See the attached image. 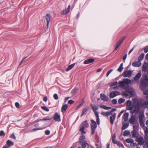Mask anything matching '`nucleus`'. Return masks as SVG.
Returning <instances> with one entry per match:
<instances>
[{"label": "nucleus", "instance_id": "nucleus-22", "mask_svg": "<svg viewBox=\"0 0 148 148\" xmlns=\"http://www.w3.org/2000/svg\"><path fill=\"white\" fill-rule=\"evenodd\" d=\"M81 126H82V127H84L85 128V127H88L89 126V124L87 121L86 120L82 123L81 124Z\"/></svg>", "mask_w": 148, "mask_h": 148}, {"label": "nucleus", "instance_id": "nucleus-49", "mask_svg": "<svg viewBox=\"0 0 148 148\" xmlns=\"http://www.w3.org/2000/svg\"><path fill=\"white\" fill-rule=\"evenodd\" d=\"M112 103L113 104H116L117 103V100L116 99H112L111 101Z\"/></svg>", "mask_w": 148, "mask_h": 148}, {"label": "nucleus", "instance_id": "nucleus-35", "mask_svg": "<svg viewBox=\"0 0 148 148\" xmlns=\"http://www.w3.org/2000/svg\"><path fill=\"white\" fill-rule=\"evenodd\" d=\"M142 105L145 108L148 107V101H145L143 102L142 104Z\"/></svg>", "mask_w": 148, "mask_h": 148}, {"label": "nucleus", "instance_id": "nucleus-19", "mask_svg": "<svg viewBox=\"0 0 148 148\" xmlns=\"http://www.w3.org/2000/svg\"><path fill=\"white\" fill-rule=\"evenodd\" d=\"M147 68H148V63L144 62L142 70L145 72L147 71Z\"/></svg>", "mask_w": 148, "mask_h": 148}, {"label": "nucleus", "instance_id": "nucleus-2", "mask_svg": "<svg viewBox=\"0 0 148 148\" xmlns=\"http://www.w3.org/2000/svg\"><path fill=\"white\" fill-rule=\"evenodd\" d=\"M139 124L138 123H136V125H134L133 126V130L131 132V133L132 137L133 138H137L138 136H137V132L139 130Z\"/></svg>", "mask_w": 148, "mask_h": 148}, {"label": "nucleus", "instance_id": "nucleus-44", "mask_svg": "<svg viewBox=\"0 0 148 148\" xmlns=\"http://www.w3.org/2000/svg\"><path fill=\"white\" fill-rule=\"evenodd\" d=\"M118 83L117 81H116L114 82H113L110 85V87H112L114 86H117V85Z\"/></svg>", "mask_w": 148, "mask_h": 148}, {"label": "nucleus", "instance_id": "nucleus-34", "mask_svg": "<svg viewBox=\"0 0 148 148\" xmlns=\"http://www.w3.org/2000/svg\"><path fill=\"white\" fill-rule=\"evenodd\" d=\"M84 127H82L79 130V131L81 132V134L82 135L86 133V132L84 131Z\"/></svg>", "mask_w": 148, "mask_h": 148}, {"label": "nucleus", "instance_id": "nucleus-6", "mask_svg": "<svg viewBox=\"0 0 148 148\" xmlns=\"http://www.w3.org/2000/svg\"><path fill=\"white\" fill-rule=\"evenodd\" d=\"M133 91L132 90L130 89H128L123 92L122 95L124 97H127L129 95L131 96H133Z\"/></svg>", "mask_w": 148, "mask_h": 148}, {"label": "nucleus", "instance_id": "nucleus-50", "mask_svg": "<svg viewBox=\"0 0 148 148\" xmlns=\"http://www.w3.org/2000/svg\"><path fill=\"white\" fill-rule=\"evenodd\" d=\"M27 58V57H24L23 58V59H22V60H21V61L20 63H19V66H18V67H20V66L21 65L23 61H24V60L26 58Z\"/></svg>", "mask_w": 148, "mask_h": 148}, {"label": "nucleus", "instance_id": "nucleus-15", "mask_svg": "<svg viewBox=\"0 0 148 148\" xmlns=\"http://www.w3.org/2000/svg\"><path fill=\"white\" fill-rule=\"evenodd\" d=\"M100 97L101 100L104 101H107L109 100L108 97L106 96L104 94L101 93L100 94Z\"/></svg>", "mask_w": 148, "mask_h": 148}, {"label": "nucleus", "instance_id": "nucleus-42", "mask_svg": "<svg viewBox=\"0 0 148 148\" xmlns=\"http://www.w3.org/2000/svg\"><path fill=\"white\" fill-rule=\"evenodd\" d=\"M41 108L44 110L47 111L49 112V109L48 108H47L45 106H42L41 107Z\"/></svg>", "mask_w": 148, "mask_h": 148}, {"label": "nucleus", "instance_id": "nucleus-21", "mask_svg": "<svg viewBox=\"0 0 148 148\" xmlns=\"http://www.w3.org/2000/svg\"><path fill=\"white\" fill-rule=\"evenodd\" d=\"M132 65L134 67H139L141 65V63L139 62L135 61L132 63Z\"/></svg>", "mask_w": 148, "mask_h": 148}, {"label": "nucleus", "instance_id": "nucleus-7", "mask_svg": "<svg viewBox=\"0 0 148 148\" xmlns=\"http://www.w3.org/2000/svg\"><path fill=\"white\" fill-rule=\"evenodd\" d=\"M116 138V135L115 134H114L112 135V141L113 143L114 144H116L117 146L121 147V148H123L124 146L120 142L118 141H116L115 139Z\"/></svg>", "mask_w": 148, "mask_h": 148}, {"label": "nucleus", "instance_id": "nucleus-17", "mask_svg": "<svg viewBox=\"0 0 148 148\" xmlns=\"http://www.w3.org/2000/svg\"><path fill=\"white\" fill-rule=\"evenodd\" d=\"M116 115V113H114L110 117V122L112 125H113L114 123V121L115 119Z\"/></svg>", "mask_w": 148, "mask_h": 148}, {"label": "nucleus", "instance_id": "nucleus-14", "mask_svg": "<svg viewBox=\"0 0 148 148\" xmlns=\"http://www.w3.org/2000/svg\"><path fill=\"white\" fill-rule=\"evenodd\" d=\"M147 84H148V82L142 80L141 82L140 88L142 89L145 88Z\"/></svg>", "mask_w": 148, "mask_h": 148}, {"label": "nucleus", "instance_id": "nucleus-9", "mask_svg": "<svg viewBox=\"0 0 148 148\" xmlns=\"http://www.w3.org/2000/svg\"><path fill=\"white\" fill-rule=\"evenodd\" d=\"M54 120L56 121L60 122L61 121L60 115L57 112H56L53 116Z\"/></svg>", "mask_w": 148, "mask_h": 148}, {"label": "nucleus", "instance_id": "nucleus-54", "mask_svg": "<svg viewBox=\"0 0 148 148\" xmlns=\"http://www.w3.org/2000/svg\"><path fill=\"white\" fill-rule=\"evenodd\" d=\"M42 129V128H41V127H38V128L33 129V130H32V131H36L37 130H41Z\"/></svg>", "mask_w": 148, "mask_h": 148}, {"label": "nucleus", "instance_id": "nucleus-31", "mask_svg": "<svg viewBox=\"0 0 148 148\" xmlns=\"http://www.w3.org/2000/svg\"><path fill=\"white\" fill-rule=\"evenodd\" d=\"M125 141L127 143L130 144L133 143L134 142V140L132 138H127L125 140Z\"/></svg>", "mask_w": 148, "mask_h": 148}, {"label": "nucleus", "instance_id": "nucleus-20", "mask_svg": "<svg viewBox=\"0 0 148 148\" xmlns=\"http://www.w3.org/2000/svg\"><path fill=\"white\" fill-rule=\"evenodd\" d=\"M141 73L140 71L139 72L136 74L134 77V80L135 81H137L141 76Z\"/></svg>", "mask_w": 148, "mask_h": 148}, {"label": "nucleus", "instance_id": "nucleus-56", "mask_svg": "<svg viewBox=\"0 0 148 148\" xmlns=\"http://www.w3.org/2000/svg\"><path fill=\"white\" fill-rule=\"evenodd\" d=\"M127 105L128 106H131L132 105V102L130 100H128L127 102Z\"/></svg>", "mask_w": 148, "mask_h": 148}, {"label": "nucleus", "instance_id": "nucleus-30", "mask_svg": "<svg viewBox=\"0 0 148 148\" xmlns=\"http://www.w3.org/2000/svg\"><path fill=\"white\" fill-rule=\"evenodd\" d=\"M129 113L128 112L125 113L124 115L123 119L125 121H127L128 118Z\"/></svg>", "mask_w": 148, "mask_h": 148}, {"label": "nucleus", "instance_id": "nucleus-46", "mask_svg": "<svg viewBox=\"0 0 148 148\" xmlns=\"http://www.w3.org/2000/svg\"><path fill=\"white\" fill-rule=\"evenodd\" d=\"M10 137L11 138H13L15 140H16V137L15 136L14 133H12L11 135H10Z\"/></svg>", "mask_w": 148, "mask_h": 148}, {"label": "nucleus", "instance_id": "nucleus-37", "mask_svg": "<svg viewBox=\"0 0 148 148\" xmlns=\"http://www.w3.org/2000/svg\"><path fill=\"white\" fill-rule=\"evenodd\" d=\"M82 102L80 104L78 105L76 108L75 109V110H77L80 108L81 106H82L84 103V101L83 99H82Z\"/></svg>", "mask_w": 148, "mask_h": 148}, {"label": "nucleus", "instance_id": "nucleus-57", "mask_svg": "<svg viewBox=\"0 0 148 148\" xmlns=\"http://www.w3.org/2000/svg\"><path fill=\"white\" fill-rule=\"evenodd\" d=\"M144 95H148V90H146L143 92Z\"/></svg>", "mask_w": 148, "mask_h": 148}, {"label": "nucleus", "instance_id": "nucleus-4", "mask_svg": "<svg viewBox=\"0 0 148 148\" xmlns=\"http://www.w3.org/2000/svg\"><path fill=\"white\" fill-rule=\"evenodd\" d=\"M144 112V111L140 112V115L139 116L140 124V126L142 127H144L145 126L144 121L143 120V118L145 117Z\"/></svg>", "mask_w": 148, "mask_h": 148}, {"label": "nucleus", "instance_id": "nucleus-29", "mask_svg": "<svg viewBox=\"0 0 148 148\" xmlns=\"http://www.w3.org/2000/svg\"><path fill=\"white\" fill-rule=\"evenodd\" d=\"M99 107L101 108L106 110H109L111 109V107H108L103 105H99Z\"/></svg>", "mask_w": 148, "mask_h": 148}, {"label": "nucleus", "instance_id": "nucleus-32", "mask_svg": "<svg viewBox=\"0 0 148 148\" xmlns=\"http://www.w3.org/2000/svg\"><path fill=\"white\" fill-rule=\"evenodd\" d=\"M78 88L77 87H75L71 91V93L73 95H75L77 93V91Z\"/></svg>", "mask_w": 148, "mask_h": 148}, {"label": "nucleus", "instance_id": "nucleus-33", "mask_svg": "<svg viewBox=\"0 0 148 148\" xmlns=\"http://www.w3.org/2000/svg\"><path fill=\"white\" fill-rule=\"evenodd\" d=\"M129 126V123H125L124 124L122 127V129L123 130L126 129Z\"/></svg>", "mask_w": 148, "mask_h": 148}, {"label": "nucleus", "instance_id": "nucleus-48", "mask_svg": "<svg viewBox=\"0 0 148 148\" xmlns=\"http://www.w3.org/2000/svg\"><path fill=\"white\" fill-rule=\"evenodd\" d=\"M53 97L55 100H58L59 97L57 94H55L53 95Z\"/></svg>", "mask_w": 148, "mask_h": 148}, {"label": "nucleus", "instance_id": "nucleus-59", "mask_svg": "<svg viewBox=\"0 0 148 148\" xmlns=\"http://www.w3.org/2000/svg\"><path fill=\"white\" fill-rule=\"evenodd\" d=\"M124 110H122L120 113L119 114L118 116V118L120 117L121 116V114L124 112Z\"/></svg>", "mask_w": 148, "mask_h": 148}, {"label": "nucleus", "instance_id": "nucleus-63", "mask_svg": "<svg viewBox=\"0 0 148 148\" xmlns=\"http://www.w3.org/2000/svg\"><path fill=\"white\" fill-rule=\"evenodd\" d=\"M96 121L98 125H99L100 124V119L99 117L97 118L96 119Z\"/></svg>", "mask_w": 148, "mask_h": 148}, {"label": "nucleus", "instance_id": "nucleus-8", "mask_svg": "<svg viewBox=\"0 0 148 148\" xmlns=\"http://www.w3.org/2000/svg\"><path fill=\"white\" fill-rule=\"evenodd\" d=\"M85 136L83 135H82L80 136L79 139V142L80 145L84 143H87V141L85 140Z\"/></svg>", "mask_w": 148, "mask_h": 148}, {"label": "nucleus", "instance_id": "nucleus-45", "mask_svg": "<svg viewBox=\"0 0 148 148\" xmlns=\"http://www.w3.org/2000/svg\"><path fill=\"white\" fill-rule=\"evenodd\" d=\"M133 105L132 106H129V107L128 108V110H131V113L132 114V111L133 110Z\"/></svg>", "mask_w": 148, "mask_h": 148}, {"label": "nucleus", "instance_id": "nucleus-64", "mask_svg": "<svg viewBox=\"0 0 148 148\" xmlns=\"http://www.w3.org/2000/svg\"><path fill=\"white\" fill-rule=\"evenodd\" d=\"M15 106L16 108H18L20 106V104H19V103L18 102H17L15 103Z\"/></svg>", "mask_w": 148, "mask_h": 148}, {"label": "nucleus", "instance_id": "nucleus-53", "mask_svg": "<svg viewBox=\"0 0 148 148\" xmlns=\"http://www.w3.org/2000/svg\"><path fill=\"white\" fill-rule=\"evenodd\" d=\"M88 143L87 142V143H84L82 144H81V146L82 148H85L86 146V145Z\"/></svg>", "mask_w": 148, "mask_h": 148}, {"label": "nucleus", "instance_id": "nucleus-39", "mask_svg": "<svg viewBox=\"0 0 148 148\" xmlns=\"http://www.w3.org/2000/svg\"><path fill=\"white\" fill-rule=\"evenodd\" d=\"M125 101V100L124 99L121 98L119 99L118 102L119 104H121L122 103H124Z\"/></svg>", "mask_w": 148, "mask_h": 148}, {"label": "nucleus", "instance_id": "nucleus-43", "mask_svg": "<svg viewBox=\"0 0 148 148\" xmlns=\"http://www.w3.org/2000/svg\"><path fill=\"white\" fill-rule=\"evenodd\" d=\"M143 80L148 82V76L146 74L144 75Z\"/></svg>", "mask_w": 148, "mask_h": 148}, {"label": "nucleus", "instance_id": "nucleus-36", "mask_svg": "<svg viewBox=\"0 0 148 148\" xmlns=\"http://www.w3.org/2000/svg\"><path fill=\"white\" fill-rule=\"evenodd\" d=\"M123 63H121L120 64V65L119 66V67L118 69V71L119 72H121L122 71L123 69Z\"/></svg>", "mask_w": 148, "mask_h": 148}, {"label": "nucleus", "instance_id": "nucleus-16", "mask_svg": "<svg viewBox=\"0 0 148 148\" xmlns=\"http://www.w3.org/2000/svg\"><path fill=\"white\" fill-rule=\"evenodd\" d=\"M95 61L94 58H90L85 60L84 62V64H87L92 63Z\"/></svg>", "mask_w": 148, "mask_h": 148}, {"label": "nucleus", "instance_id": "nucleus-11", "mask_svg": "<svg viewBox=\"0 0 148 148\" xmlns=\"http://www.w3.org/2000/svg\"><path fill=\"white\" fill-rule=\"evenodd\" d=\"M132 74V71L130 70L126 71L123 72V77H130Z\"/></svg>", "mask_w": 148, "mask_h": 148}, {"label": "nucleus", "instance_id": "nucleus-51", "mask_svg": "<svg viewBox=\"0 0 148 148\" xmlns=\"http://www.w3.org/2000/svg\"><path fill=\"white\" fill-rule=\"evenodd\" d=\"M5 135V134L3 131L1 130L0 132V136L1 137L2 136Z\"/></svg>", "mask_w": 148, "mask_h": 148}, {"label": "nucleus", "instance_id": "nucleus-27", "mask_svg": "<svg viewBox=\"0 0 148 148\" xmlns=\"http://www.w3.org/2000/svg\"><path fill=\"white\" fill-rule=\"evenodd\" d=\"M14 143L10 140H8L7 141L5 145L10 147L13 145Z\"/></svg>", "mask_w": 148, "mask_h": 148}, {"label": "nucleus", "instance_id": "nucleus-58", "mask_svg": "<svg viewBox=\"0 0 148 148\" xmlns=\"http://www.w3.org/2000/svg\"><path fill=\"white\" fill-rule=\"evenodd\" d=\"M50 133V131L49 130H47L45 131V134L46 135H48Z\"/></svg>", "mask_w": 148, "mask_h": 148}, {"label": "nucleus", "instance_id": "nucleus-60", "mask_svg": "<svg viewBox=\"0 0 148 148\" xmlns=\"http://www.w3.org/2000/svg\"><path fill=\"white\" fill-rule=\"evenodd\" d=\"M113 71V69H111L106 74V77H108L109 75L110 74V73Z\"/></svg>", "mask_w": 148, "mask_h": 148}, {"label": "nucleus", "instance_id": "nucleus-61", "mask_svg": "<svg viewBox=\"0 0 148 148\" xmlns=\"http://www.w3.org/2000/svg\"><path fill=\"white\" fill-rule=\"evenodd\" d=\"M42 121V119H37L34 121L33 123H36L38 122H39L40 121Z\"/></svg>", "mask_w": 148, "mask_h": 148}, {"label": "nucleus", "instance_id": "nucleus-47", "mask_svg": "<svg viewBox=\"0 0 148 148\" xmlns=\"http://www.w3.org/2000/svg\"><path fill=\"white\" fill-rule=\"evenodd\" d=\"M68 12L66 11V10H64L61 11V13L62 15H65L67 14Z\"/></svg>", "mask_w": 148, "mask_h": 148}, {"label": "nucleus", "instance_id": "nucleus-23", "mask_svg": "<svg viewBox=\"0 0 148 148\" xmlns=\"http://www.w3.org/2000/svg\"><path fill=\"white\" fill-rule=\"evenodd\" d=\"M125 36L121 38L117 42V45L119 47L122 43L124 40Z\"/></svg>", "mask_w": 148, "mask_h": 148}, {"label": "nucleus", "instance_id": "nucleus-18", "mask_svg": "<svg viewBox=\"0 0 148 148\" xmlns=\"http://www.w3.org/2000/svg\"><path fill=\"white\" fill-rule=\"evenodd\" d=\"M90 106L93 111H96L99 109V106L98 104H94L93 105L92 104H91L90 105Z\"/></svg>", "mask_w": 148, "mask_h": 148}, {"label": "nucleus", "instance_id": "nucleus-3", "mask_svg": "<svg viewBox=\"0 0 148 148\" xmlns=\"http://www.w3.org/2000/svg\"><path fill=\"white\" fill-rule=\"evenodd\" d=\"M133 110L132 113V114L134 113L136 114L139 113L140 110V106L139 103L138 102L136 103H134L133 105Z\"/></svg>", "mask_w": 148, "mask_h": 148}, {"label": "nucleus", "instance_id": "nucleus-28", "mask_svg": "<svg viewBox=\"0 0 148 148\" xmlns=\"http://www.w3.org/2000/svg\"><path fill=\"white\" fill-rule=\"evenodd\" d=\"M144 57V54L143 53H141L138 58V61L140 62L143 60Z\"/></svg>", "mask_w": 148, "mask_h": 148}, {"label": "nucleus", "instance_id": "nucleus-26", "mask_svg": "<svg viewBox=\"0 0 148 148\" xmlns=\"http://www.w3.org/2000/svg\"><path fill=\"white\" fill-rule=\"evenodd\" d=\"M68 105L67 104H64L62 105L61 108V111L62 112H65L68 108Z\"/></svg>", "mask_w": 148, "mask_h": 148}, {"label": "nucleus", "instance_id": "nucleus-25", "mask_svg": "<svg viewBox=\"0 0 148 148\" xmlns=\"http://www.w3.org/2000/svg\"><path fill=\"white\" fill-rule=\"evenodd\" d=\"M75 63H74L70 65H69L67 68L65 69L66 71L68 72L72 69L75 66Z\"/></svg>", "mask_w": 148, "mask_h": 148}, {"label": "nucleus", "instance_id": "nucleus-13", "mask_svg": "<svg viewBox=\"0 0 148 148\" xmlns=\"http://www.w3.org/2000/svg\"><path fill=\"white\" fill-rule=\"evenodd\" d=\"M119 92L118 91H113L110 94V97L111 98H113L116 96L119 95Z\"/></svg>", "mask_w": 148, "mask_h": 148}, {"label": "nucleus", "instance_id": "nucleus-40", "mask_svg": "<svg viewBox=\"0 0 148 148\" xmlns=\"http://www.w3.org/2000/svg\"><path fill=\"white\" fill-rule=\"evenodd\" d=\"M89 107L88 106L84 108L83 109L82 112L83 113H84L85 114H86V113L87 112L88 110L89 109Z\"/></svg>", "mask_w": 148, "mask_h": 148}, {"label": "nucleus", "instance_id": "nucleus-41", "mask_svg": "<svg viewBox=\"0 0 148 148\" xmlns=\"http://www.w3.org/2000/svg\"><path fill=\"white\" fill-rule=\"evenodd\" d=\"M52 119V118L50 117L49 116H47L46 117L42 119V121H47L51 120Z\"/></svg>", "mask_w": 148, "mask_h": 148}, {"label": "nucleus", "instance_id": "nucleus-1", "mask_svg": "<svg viewBox=\"0 0 148 148\" xmlns=\"http://www.w3.org/2000/svg\"><path fill=\"white\" fill-rule=\"evenodd\" d=\"M131 81V80L128 78L124 79L123 81H119V86L123 88L126 89L127 87H126L125 84H128Z\"/></svg>", "mask_w": 148, "mask_h": 148}, {"label": "nucleus", "instance_id": "nucleus-10", "mask_svg": "<svg viewBox=\"0 0 148 148\" xmlns=\"http://www.w3.org/2000/svg\"><path fill=\"white\" fill-rule=\"evenodd\" d=\"M135 141L138 142L140 145H142L144 144L145 143L144 141L143 140V138L142 137L138 138V137L136 138Z\"/></svg>", "mask_w": 148, "mask_h": 148}, {"label": "nucleus", "instance_id": "nucleus-5", "mask_svg": "<svg viewBox=\"0 0 148 148\" xmlns=\"http://www.w3.org/2000/svg\"><path fill=\"white\" fill-rule=\"evenodd\" d=\"M91 123L90 124L91 130V134L93 135L94 134L95 131L97 127V125L95 121L93 119L91 120Z\"/></svg>", "mask_w": 148, "mask_h": 148}, {"label": "nucleus", "instance_id": "nucleus-52", "mask_svg": "<svg viewBox=\"0 0 148 148\" xmlns=\"http://www.w3.org/2000/svg\"><path fill=\"white\" fill-rule=\"evenodd\" d=\"M94 112V113L96 117V118L99 117V112L97 111H93Z\"/></svg>", "mask_w": 148, "mask_h": 148}, {"label": "nucleus", "instance_id": "nucleus-62", "mask_svg": "<svg viewBox=\"0 0 148 148\" xmlns=\"http://www.w3.org/2000/svg\"><path fill=\"white\" fill-rule=\"evenodd\" d=\"M74 103V101L72 100H69L68 101V103L70 104H72Z\"/></svg>", "mask_w": 148, "mask_h": 148}, {"label": "nucleus", "instance_id": "nucleus-12", "mask_svg": "<svg viewBox=\"0 0 148 148\" xmlns=\"http://www.w3.org/2000/svg\"><path fill=\"white\" fill-rule=\"evenodd\" d=\"M51 18V16L49 14H47L45 16V19L47 21V28H48L49 22Z\"/></svg>", "mask_w": 148, "mask_h": 148}, {"label": "nucleus", "instance_id": "nucleus-38", "mask_svg": "<svg viewBox=\"0 0 148 148\" xmlns=\"http://www.w3.org/2000/svg\"><path fill=\"white\" fill-rule=\"evenodd\" d=\"M130 134V131L128 130H126L124 132L123 135L124 136H127Z\"/></svg>", "mask_w": 148, "mask_h": 148}, {"label": "nucleus", "instance_id": "nucleus-24", "mask_svg": "<svg viewBox=\"0 0 148 148\" xmlns=\"http://www.w3.org/2000/svg\"><path fill=\"white\" fill-rule=\"evenodd\" d=\"M129 121L131 124H134L136 121V118L135 116L133 115H132Z\"/></svg>", "mask_w": 148, "mask_h": 148}, {"label": "nucleus", "instance_id": "nucleus-55", "mask_svg": "<svg viewBox=\"0 0 148 148\" xmlns=\"http://www.w3.org/2000/svg\"><path fill=\"white\" fill-rule=\"evenodd\" d=\"M145 134L146 135V136L148 137V128L147 127L146 130L145 131Z\"/></svg>", "mask_w": 148, "mask_h": 148}]
</instances>
